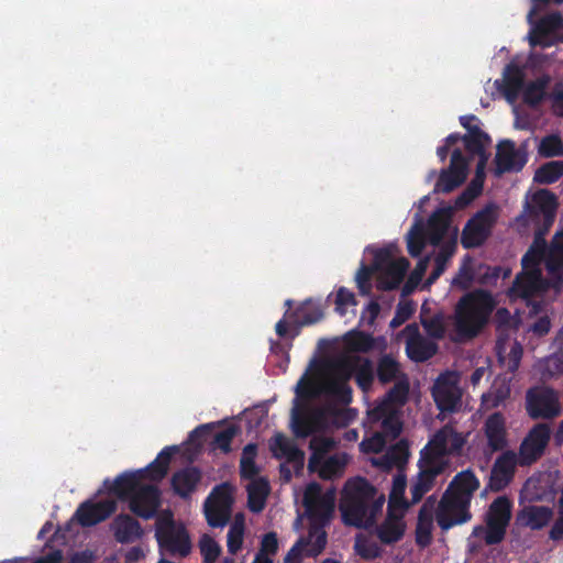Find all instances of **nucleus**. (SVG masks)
I'll return each mask as SVG.
<instances>
[{"label": "nucleus", "mask_w": 563, "mask_h": 563, "mask_svg": "<svg viewBox=\"0 0 563 563\" xmlns=\"http://www.w3.org/2000/svg\"><path fill=\"white\" fill-rule=\"evenodd\" d=\"M354 373V364L346 357H338L328 364V377L324 382L349 383Z\"/></svg>", "instance_id": "nucleus-34"}, {"label": "nucleus", "mask_w": 563, "mask_h": 563, "mask_svg": "<svg viewBox=\"0 0 563 563\" xmlns=\"http://www.w3.org/2000/svg\"><path fill=\"white\" fill-rule=\"evenodd\" d=\"M231 486L228 483H222L214 486L206 499V503L214 506L224 507L230 510L232 505Z\"/></svg>", "instance_id": "nucleus-49"}, {"label": "nucleus", "mask_w": 563, "mask_h": 563, "mask_svg": "<svg viewBox=\"0 0 563 563\" xmlns=\"http://www.w3.org/2000/svg\"><path fill=\"white\" fill-rule=\"evenodd\" d=\"M526 411L533 420H552L561 415L560 394L549 386H533L526 393Z\"/></svg>", "instance_id": "nucleus-8"}, {"label": "nucleus", "mask_w": 563, "mask_h": 563, "mask_svg": "<svg viewBox=\"0 0 563 563\" xmlns=\"http://www.w3.org/2000/svg\"><path fill=\"white\" fill-rule=\"evenodd\" d=\"M374 272H377L376 268H374V262L371 266H367L362 263L361 267L358 268L355 280L357 284V288L362 295H368L371 291V277Z\"/></svg>", "instance_id": "nucleus-58"}, {"label": "nucleus", "mask_w": 563, "mask_h": 563, "mask_svg": "<svg viewBox=\"0 0 563 563\" xmlns=\"http://www.w3.org/2000/svg\"><path fill=\"white\" fill-rule=\"evenodd\" d=\"M549 84L548 77H539L533 81L523 85L522 99L531 108L537 107L545 97V89Z\"/></svg>", "instance_id": "nucleus-35"}, {"label": "nucleus", "mask_w": 563, "mask_h": 563, "mask_svg": "<svg viewBox=\"0 0 563 563\" xmlns=\"http://www.w3.org/2000/svg\"><path fill=\"white\" fill-rule=\"evenodd\" d=\"M432 397L441 412H455L461 407L462 390L453 373L441 374L432 388Z\"/></svg>", "instance_id": "nucleus-16"}, {"label": "nucleus", "mask_w": 563, "mask_h": 563, "mask_svg": "<svg viewBox=\"0 0 563 563\" xmlns=\"http://www.w3.org/2000/svg\"><path fill=\"white\" fill-rule=\"evenodd\" d=\"M356 299L352 291L346 289L345 287H340L336 291L335 298V311L340 316H344L346 313L347 306H355Z\"/></svg>", "instance_id": "nucleus-61"}, {"label": "nucleus", "mask_w": 563, "mask_h": 563, "mask_svg": "<svg viewBox=\"0 0 563 563\" xmlns=\"http://www.w3.org/2000/svg\"><path fill=\"white\" fill-rule=\"evenodd\" d=\"M302 505L309 526H328L334 512L335 499L333 493H322L320 484L312 482L307 485Z\"/></svg>", "instance_id": "nucleus-6"}, {"label": "nucleus", "mask_w": 563, "mask_h": 563, "mask_svg": "<svg viewBox=\"0 0 563 563\" xmlns=\"http://www.w3.org/2000/svg\"><path fill=\"white\" fill-rule=\"evenodd\" d=\"M404 514L387 509L386 519L376 529V534L382 543L393 544L402 538L405 533V525L401 522Z\"/></svg>", "instance_id": "nucleus-28"}, {"label": "nucleus", "mask_w": 563, "mask_h": 563, "mask_svg": "<svg viewBox=\"0 0 563 563\" xmlns=\"http://www.w3.org/2000/svg\"><path fill=\"white\" fill-rule=\"evenodd\" d=\"M542 290V274L541 271L534 272H520L517 274L511 287L509 288V296L512 298H522L528 300V305H532V313H539L542 303L538 301L531 302V297L538 291Z\"/></svg>", "instance_id": "nucleus-17"}, {"label": "nucleus", "mask_w": 563, "mask_h": 563, "mask_svg": "<svg viewBox=\"0 0 563 563\" xmlns=\"http://www.w3.org/2000/svg\"><path fill=\"white\" fill-rule=\"evenodd\" d=\"M479 486V479L470 468L452 478L435 509V520L442 531L471 521V503Z\"/></svg>", "instance_id": "nucleus-1"}, {"label": "nucleus", "mask_w": 563, "mask_h": 563, "mask_svg": "<svg viewBox=\"0 0 563 563\" xmlns=\"http://www.w3.org/2000/svg\"><path fill=\"white\" fill-rule=\"evenodd\" d=\"M395 411L396 409L383 398L382 401L367 411V416L371 422L376 423L382 422Z\"/></svg>", "instance_id": "nucleus-62"}, {"label": "nucleus", "mask_w": 563, "mask_h": 563, "mask_svg": "<svg viewBox=\"0 0 563 563\" xmlns=\"http://www.w3.org/2000/svg\"><path fill=\"white\" fill-rule=\"evenodd\" d=\"M320 391L342 405L352 402V388L349 383L323 382Z\"/></svg>", "instance_id": "nucleus-44"}, {"label": "nucleus", "mask_w": 563, "mask_h": 563, "mask_svg": "<svg viewBox=\"0 0 563 563\" xmlns=\"http://www.w3.org/2000/svg\"><path fill=\"white\" fill-rule=\"evenodd\" d=\"M316 396L313 390L312 383L307 379L306 375H303L296 386V398L294 400L295 405H302L300 400H310Z\"/></svg>", "instance_id": "nucleus-63"}, {"label": "nucleus", "mask_w": 563, "mask_h": 563, "mask_svg": "<svg viewBox=\"0 0 563 563\" xmlns=\"http://www.w3.org/2000/svg\"><path fill=\"white\" fill-rule=\"evenodd\" d=\"M512 501L506 496H498L489 505L485 514V543L487 545L499 544L506 536L507 528L512 516Z\"/></svg>", "instance_id": "nucleus-9"}, {"label": "nucleus", "mask_w": 563, "mask_h": 563, "mask_svg": "<svg viewBox=\"0 0 563 563\" xmlns=\"http://www.w3.org/2000/svg\"><path fill=\"white\" fill-rule=\"evenodd\" d=\"M406 353L417 363H422L433 357L438 352V344L424 338L416 323L406 325Z\"/></svg>", "instance_id": "nucleus-18"}, {"label": "nucleus", "mask_w": 563, "mask_h": 563, "mask_svg": "<svg viewBox=\"0 0 563 563\" xmlns=\"http://www.w3.org/2000/svg\"><path fill=\"white\" fill-rule=\"evenodd\" d=\"M161 505V490L156 485H141L129 500L130 510L143 519L153 518Z\"/></svg>", "instance_id": "nucleus-20"}, {"label": "nucleus", "mask_w": 563, "mask_h": 563, "mask_svg": "<svg viewBox=\"0 0 563 563\" xmlns=\"http://www.w3.org/2000/svg\"><path fill=\"white\" fill-rule=\"evenodd\" d=\"M178 452V446H165L146 467L135 472H124L115 477L109 492L120 500L129 501L134 493L140 488L141 481L148 478L151 481H162L168 472L173 456Z\"/></svg>", "instance_id": "nucleus-4"}, {"label": "nucleus", "mask_w": 563, "mask_h": 563, "mask_svg": "<svg viewBox=\"0 0 563 563\" xmlns=\"http://www.w3.org/2000/svg\"><path fill=\"white\" fill-rule=\"evenodd\" d=\"M409 389V380L406 375H402V377L399 378L387 391V394L384 396V399L396 409V407H401L407 402Z\"/></svg>", "instance_id": "nucleus-46"}, {"label": "nucleus", "mask_w": 563, "mask_h": 563, "mask_svg": "<svg viewBox=\"0 0 563 563\" xmlns=\"http://www.w3.org/2000/svg\"><path fill=\"white\" fill-rule=\"evenodd\" d=\"M243 536H244L243 523L234 522L228 532V541H227L228 551L231 554H235L239 550H241L242 544H243Z\"/></svg>", "instance_id": "nucleus-57"}, {"label": "nucleus", "mask_w": 563, "mask_h": 563, "mask_svg": "<svg viewBox=\"0 0 563 563\" xmlns=\"http://www.w3.org/2000/svg\"><path fill=\"white\" fill-rule=\"evenodd\" d=\"M117 509V503L104 499L93 503L86 500L79 505L73 519L81 527H92L108 519Z\"/></svg>", "instance_id": "nucleus-19"}, {"label": "nucleus", "mask_w": 563, "mask_h": 563, "mask_svg": "<svg viewBox=\"0 0 563 563\" xmlns=\"http://www.w3.org/2000/svg\"><path fill=\"white\" fill-rule=\"evenodd\" d=\"M484 434L493 452L503 451L508 445L506 419L501 412H494L487 417Z\"/></svg>", "instance_id": "nucleus-26"}, {"label": "nucleus", "mask_w": 563, "mask_h": 563, "mask_svg": "<svg viewBox=\"0 0 563 563\" xmlns=\"http://www.w3.org/2000/svg\"><path fill=\"white\" fill-rule=\"evenodd\" d=\"M464 181L463 176L459 177L453 170L444 168L439 174V178L433 188V194H450Z\"/></svg>", "instance_id": "nucleus-47"}, {"label": "nucleus", "mask_w": 563, "mask_h": 563, "mask_svg": "<svg viewBox=\"0 0 563 563\" xmlns=\"http://www.w3.org/2000/svg\"><path fill=\"white\" fill-rule=\"evenodd\" d=\"M257 444L249 443L243 448L240 460V475L244 479H253L260 472L255 463Z\"/></svg>", "instance_id": "nucleus-40"}, {"label": "nucleus", "mask_w": 563, "mask_h": 563, "mask_svg": "<svg viewBox=\"0 0 563 563\" xmlns=\"http://www.w3.org/2000/svg\"><path fill=\"white\" fill-rule=\"evenodd\" d=\"M202 471L195 465H187L175 471L170 477L173 493L183 500H189L202 482Z\"/></svg>", "instance_id": "nucleus-21"}, {"label": "nucleus", "mask_w": 563, "mask_h": 563, "mask_svg": "<svg viewBox=\"0 0 563 563\" xmlns=\"http://www.w3.org/2000/svg\"><path fill=\"white\" fill-rule=\"evenodd\" d=\"M489 141L488 134L482 131L479 126H473L471 132L463 136L466 151L478 156H484V153H486L485 144Z\"/></svg>", "instance_id": "nucleus-45"}, {"label": "nucleus", "mask_w": 563, "mask_h": 563, "mask_svg": "<svg viewBox=\"0 0 563 563\" xmlns=\"http://www.w3.org/2000/svg\"><path fill=\"white\" fill-rule=\"evenodd\" d=\"M538 25L539 34H551L563 29V15L560 12H552L542 16Z\"/></svg>", "instance_id": "nucleus-54"}, {"label": "nucleus", "mask_w": 563, "mask_h": 563, "mask_svg": "<svg viewBox=\"0 0 563 563\" xmlns=\"http://www.w3.org/2000/svg\"><path fill=\"white\" fill-rule=\"evenodd\" d=\"M539 372L544 380L563 375V350L554 352L539 362Z\"/></svg>", "instance_id": "nucleus-38"}, {"label": "nucleus", "mask_w": 563, "mask_h": 563, "mask_svg": "<svg viewBox=\"0 0 563 563\" xmlns=\"http://www.w3.org/2000/svg\"><path fill=\"white\" fill-rule=\"evenodd\" d=\"M239 431L240 429L238 426H228L225 429L216 433L212 441L213 446L220 449L223 453L231 452V443Z\"/></svg>", "instance_id": "nucleus-53"}, {"label": "nucleus", "mask_w": 563, "mask_h": 563, "mask_svg": "<svg viewBox=\"0 0 563 563\" xmlns=\"http://www.w3.org/2000/svg\"><path fill=\"white\" fill-rule=\"evenodd\" d=\"M538 154L544 158L563 156V141L559 134H549L541 139Z\"/></svg>", "instance_id": "nucleus-48"}, {"label": "nucleus", "mask_w": 563, "mask_h": 563, "mask_svg": "<svg viewBox=\"0 0 563 563\" xmlns=\"http://www.w3.org/2000/svg\"><path fill=\"white\" fill-rule=\"evenodd\" d=\"M271 449L276 457H285L288 462L298 466L303 465L305 453L284 434L275 435Z\"/></svg>", "instance_id": "nucleus-31"}, {"label": "nucleus", "mask_w": 563, "mask_h": 563, "mask_svg": "<svg viewBox=\"0 0 563 563\" xmlns=\"http://www.w3.org/2000/svg\"><path fill=\"white\" fill-rule=\"evenodd\" d=\"M322 318L323 311L320 303L309 299L289 314V322L296 325L297 331L295 335H297L301 327L314 324L321 321Z\"/></svg>", "instance_id": "nucleus-29"}, {"label": "nucleus", "mask_w": 563, "mask_h": 563, "mask_svg": "<svg viewBox=\"0 0 563 563\" xmlns=\"http://www.w3.org/2000/svg\"><path fill=\"white\" fill-rule=\"evenodd\" d=\"M269 493L268 482L260 478L254 479L247 486V507L252 512H261Z\"/></svg>", "instance_id": "nucleus-33"}, {"label": "nucleus", "mask_w": 563, "mask_h": 563, "mask_svg": "<svg viewBox=\"0 0 563 563\" xmlns=\"http://www.w3.org/2000/svg\"><path fill=\"white\" fill-rule=\"evenodd\" d=\"M520 457L512 450H506L495 460L485 492L499 493L510 485L515 478Z\"/></svg>", "instance_id": "nucleus-14"}, {"label": "nucleus", "mask_w": 563, "mask_h": 563, "mask_svg": "<svg viewBox=\"0 0 563 563\" xmlns=\"http://www.w3.org/2000/svg\"><path fill=\"white\" fill-rule=\"evenodd\" d=\"M433 515L427 514L424 509H420L416 526V543L426 548L432 541Z\"/></svg>", "instance_id": "nucleus-42"}, {"label": "nucleus", "mask_w": 563, "mask_h": 563, "mask_svg": "<svg viewBox=\"0 0 563 563\" xmlns=\"http://www.w3.org/2000/svg\"><path fill=\"white\" fill-rule=\"evenodd\" d=\"M199 547L205 563H213L220 555V545L207 534L201 538Z\"/></svg>", "instance_id": "nucleus-56"}, {"label": "nucleus", "mask_w": 563, "mask_h": 563, "mask_svg": "<svg viewBox=\"0 0 563 563\" xmlns=\"http://www.w3.org/2000/svg\"><path fill=\"white\" fill-rule=\"evenodd\" d=\"M319 475L323 479H330L342 472L345 463L338 455H332L319 463Z\"/></svg>", "instance_id": "nucleus-55"}, {"label": "nucleus", "mask_w": 563, "mask_h": 563, "mask_svg": "<svg viewBox=\"0 0 563 563\" xmlns=\"http://www.w3.org/2000/svg\"><path fill=\"white\" fill-rule=\"evenodd\" d=\"M494 308V299L486 290H475L464 295L455 309L457 333L468 339L476 336L487 323Z\"/></svg>", "instance_id": "nucleus-3"}, {"label": "nucleus", "mask_w": 563, "mask_h": 563, "mask_svg": "<svg viewBox=\"0 0 563 563\" xmlns=\"http://www.w3.org/2000/svg\"><path fill=\"white\" fill-rule=\"evenodd\" d=\"M510 396L509 386L503 384L494 386L487 394L482 396V402L487 409L499 407Z\"/></svg>", "instance_id": "nucleus-52"}, {"label": "nucleus", "mask_w": 563, "mask_h": 563, "mask_svg": "<svg viewBox=\"0 0 563 563\" xmlns=\"http://www.w3.org/2000/svg\"><path fill=\"white\" fill-rule=\"evenodd\" d=\"M449 169L453 170L459 177L463 176L465 180L468 170V161L463 155L460 148H455L452 152Z\"/></svg>", "instance_id": "nucleus-60"}, {"label": "nucleus", "mask_w": 563, "mask_h": 563, "mask_svg": "<svg viewBox=\"0 0 563 563\" xmlns=\"http://www.w3.org/2000/svg\"><path fill=\"white\" fill-rule=\"evenodd\" d=\"M553 509L549 506L527 505L516 516L517 525L531 530L545 528L553 519Z\"/></svg>", "instance_id": "nucleus-25"}, {"label": "nucleus", "mask_w": 563, "mask_h": 563, "mask_svg": "<svg viewBox=\"0 0 563 563\" xmlns=\"http://www.w3.org/2000/svg\"><path fill=\"white\" fill-rule=\"evenodd\" d=\"M382 433L385 437L390 439H396L399 437L402 430V423L398 417L397 410L395 413H391L389 417L384 419L382 422Z\"/></svg>", "instance_id": "nucleus-59"}, {"label": "nucleus", "mask_w": 563, "mask_h": 563, "mask_svg": "<svg viewBox=\"0 0 563 563\" xmlns=\"http://www.w3.org/2000/svg\"><path fill=\"white\" fill-rule=\"evenodd\" d=\"M525 79V67L510 62L504 68L503 79L496 80L495 84L506 100L514 103L523 89Z\"/></svg>", "instance_id": "nucleus-24"}, {"label": "nucleus", "mask_w": 563, "mask_h": 563, "mask_svg": "<svg viewBox=\"0 0 563 563\" xmlns=\"http://www.w3.org/2000/svg\"><path fill=\"white\" fill-rule=\"evenodd\" d=\"M376 488L364 477L349 479L342 490L340 511L346 526L368 528L382 510L384 498L376 497Z\"/></svg>", "instance_id": "nucleus-2"}, {"label": "nucleus", "mask_w": 563, "mask_h": 563, "mask_svg": "<svg viewBox=\"0 0 563 563\" xmlns=\"http://www.w3.org/2000/svg\"><path fill=\"white\" fill-rule=\"evenodd\" d=\"M344 344L351 352L367 353L375 346L372 334L352 330L344 335Z\"/></svg>", "instance_id": "nucleus-36"}, {"label": "nucleus", "mask_w": 563, "mask_h": 563, "mask_svg": "<svg viewBox=\"0 0 563 563\" xmlns=\"http://www.w3.org/2000/svg\"><path fill=\"white\" fill-rule=\"evenodd\" d=\"M550 439L551 428L548 423L534 424L519 446L520 465L528 466L536 463L544 454Z\"/></svg>", "instance_id": "nucleus-15"}, {"label": "nucleus", "mask_w": 563, "mask_h": 563, "mask_svg": "<svg viewBox=\"0 0 563 563\" xmlns=\"http://www.w3.org/2000/svg\"><path fill=\"white\" fill-rule=\"evenodd\" d=\"M324 528L325 526H309L308 538H305L307 542L306 556L316 558L324 550L327 545Z\"/></svg>", "instance_id": "nucleus-39"}, {"label": "nucleus", "mask_w": 563, "mask_h": 563, "mask_svg": "<svg viewBox=\"0 0 563 563\" xmlns=\"http://www.w3.org/2000/svg\"><path fill=\"white\" fill-rule=\"evenodd\" d=\"M334 445L335 442L332 438L318 435L312 437L309 443V448L312 451L309 459V468L314 470V467L322 462L324 455L330 452Z\"/></svg>", "instance_id": "nucleus-41"}, {"label": "nucleus", "mask_w": 563, "mask_h": 563, "mask_svg": "<svg viewBox=\"0 0 563 563\" xmlns=\"http://www.w3.org/2000/svg\"><path fill=\"white\" fill-rule=\"evenodd\" d=\"M418 467L419 472L410 487L411 504L419 503L433 488L437 477L444 473L448 463L439 462L430 454H424V451L421 450Z\"/></svg>", "instance_id": "nucleus-13"}, {"label": "nucleus", "mask_w": 563, "mask_h": 563, "mask_svg": "<svg viewBox=\"0 0 563 563\" xmlns=\"http://www.w3.org/2000/svg\"><path fill=\"white\" fill-rule=\"evenodd\" d=\"M465 443L466 437L463 433L457 432L452 426L445 424L432 435L422 450L424 454H430L439 462L448 463L445 456L461 454Z\"/></svg>", "instance_id": "nucleus-12"}, {"label": "nucleus", "mask_w": 563, "mask_h": 563, "mask_svg": "<svg viewBox=\"0 0 563 563\" xmlns=\"http://www.w3.org/2000/svg\"><path fill=\"white\" fill-rule=\"evenodd\" d=\"M354 378L363 391H367L374 382V368L369 360H364L362 364L354 365Z\"/></svg>", "instance_id": "nucleus-50"}, {"label": "nucleus", "mask_w": 563, "mask_h": 563, "mask_svg": "<svg viewBox=\"0 0 563 563\" xmlns=\"http://www.w3.org/2000/svg\"><path fill=\"white\" fill-rule=\"evenodd\" d=\"M421 323L430 338L442 339L445 333V329L442 319L434 316L430 319L421 320Z\"/></svg>", "instance_id": "nucleus-64"}, {"label": "nucleus", "mask_w": 563, "mask_h": 563, "mask_svg": "<svg viewBox=\"0 0 563 563\" xmlns=\"http://www.w3.org/2000/svg\"><path fill=\"white\" fill-rule=\"evenodd\" d=\"M409 266L410 263L406 257L394 260L388 247L378 249L374 253V268L379 273L377 289L388 291L398 288Z\"/></svg>", "instance_id": "nucleus-7"}, {"label": "nucleus", "mask_w": 563, "mask_h": 563, "mask_svg": "<svg viewBox=\"0 0 563 563\" xmlns=\"http://www.w3.org/2000/svg\"><path fill=\"white\" fill-rule=\"evenodd\" d=\"M495 163V173L498 176L505 173L520 172L527 163V153L516 148L514 141L504 140L497 146Z\"/></svg>", "instance_id": "nucleus-22"}, {"label": "nucleus", "mask_w": 563, "mask_h": 563, "mask_svg": "<svg viewBox=\"0 0 563 563\" xmlns=\"http://www.w3.org/2000/svg\"><path fill=\"white\" fill-rule=\"evenodd\" d=\"M400 374V364L389 354L379 357L376 367L377 379L386 385L397 379Z\"/></svg>", "instance_id": "nucleus-37"}, {"label": "nucleus", "mask_w": 563, "mask_h": 563, "mask_svg": "<svg viewBox=\"0 0 563 563\" xmlns=\"http://www.w3.org/2000/svg\"><path fill=\"white\" fill-rule=\"evenodd\" d=\"M451 222V210L437 209L428 220V239L430 244L438 246L448 233Z\"/></svg>", "instance_id": "nucleus-30"}, {"label": "nucleus", "mask_w": 563, "mask_h": 563, "mask_svg": "<svg viewBox=\"0 0 563 563\" xmlns=\"http://www.w3.org/2000/svg\"><path fill=\"white\" fill-rule=\"evenodd\" d=\"M333 410L322 407H309L308 405H294L291 410V428L297 438L322 431L328 426V416Z\"/></svg>", "instance_id": "nucleus-10"}, {"label": "nucleus", "mask_w": 563, "mask_h": 563, "mask_svg": "<svg viewBox=\"0 0 563 563\" xmlns=\"http://www.w3.org/2000/svg\"><path fill=\"white\" fill-rule=\"evenodd\" d=\"M207 522L212 528L224 527L230 518V510L205 501Z\"/></svg>", "instance_id": "nucleus-51"}, {"label": "nucleus", "mask_w": 563, "mask_h": 563, "mask_svg": "<svg viewBox=\"0 0 563 563\" xmlns=\"http://www.w3.org/2000/svg\"><path fill=\"white\" fill-rule=\"evenodd\" d=\"M563 176V161H551L542 164L536 172L533 180L538 184L550 185Z\"/></svg>", "instance_id": "nucleus-43"}, {"label": "nucleus", "mask_w": 563, "mask_h": 563, "mask_svg": "<svg viewBox=\"0 0 563 563\" xmlns=\"http://www.w3.org/2000/svg\"><path fill=\"white\" fill-rule=\"evenodd\" d=\"M556 208V196L548 189H540L532 196L531 203H526L525 212L532 221L542 216L544 228L548 230L554 221Z\"/></svg>", "instance_id": "nucleus-23"}, {"label": "nucleus", "mask_w": 563, "mask_h": 563, "mask_svg": "<svg viewBox=\"0 0 563 563\" xmlns=\"http://www.w3.org/2000/svg\"><path fill=\"white\" fill-rule=\"evenodd\" d=\"M111 527L115 541L121 544L134 543L140 540L144 533L141 523L126 514L118 515Z\"/></svg>", "instance_id": "nucleus-27"}, {"label": "nucleus", "mask_w": 563, "mask_h": 563, "mask_svg": "<svg viewBox=\"0 0 563 563\" xmlns=\"http://www.w3.org/2000/svg\"><path fill=\"white\" fill-rule=\"evenodd\" d=\"M497 214L492 206H487L477 211L465 224L461 244L464 249H475L485 243L492 234L496 223Z\"/></svg>", "instance_id": "nucleus-11"}, {"label": "nucleus", "mask_w": 563, "mask_h": 563, "mask_svg": "<svg viewBox=\"0 0 563 563\" xmlns=\"http://www.w3.org/2000/svg\"><path fill=\"white\" fill-rule=\"evenodd\" d=\"M407 487V477L405 474L398 473L393 478V485L388 498L389 510H398L405 512L412 504L405 498Z\"/></svg>", "instance_id": "nucleus-32"}, {"label": "nucleus", "mask_w": 563, "mask_h": 563, "mask_svg": "<svg viewBox=\"0 0 563 563\" xmlns=\"http://www.w3.org/2000/svg\"><path fill=\"white\" fill-rule=\"evenodd\" d=\"M155 537L159 548L172 555L178 554L186 558L191 551V541L186 527L177 523L172 512L157 519Z\"/></svg>", "instance_id": "nucleus-5"}]
</instances>
